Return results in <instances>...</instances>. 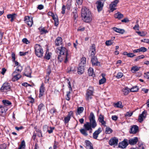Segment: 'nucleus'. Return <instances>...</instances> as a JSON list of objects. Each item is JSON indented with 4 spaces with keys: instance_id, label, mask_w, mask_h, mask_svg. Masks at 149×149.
<instances>
[{
    "instance_id": "nucleus-1",
    "label": "nucleus",
    "mask_w": 149,
    "mask_h": 149,
    "mask_svg": "<svg viewBox=\"0 0 149 149\" xmlns=\"http://www.w3.org/2000/svg\"><path fill=\"white\" fill-rule=\"evenodd\" d=\"M56 52L58 56V60L60 62H61L65 59L64 62L66 63L67 61L68 53L66 48L63 47H58L56 48Z\"/></svg>"
},
{
    "instance_id": "nucleus-2",
    "label": "nucleus",
    "mask_w": 149,
    "mask_h": 149,
    "mask_svg": "<svg viewBox=\"0 0 149 149\" xmlns=\"http://www.w3.org/2000/svg\"><path fill=\"white\" fill-rule=\"evenodd\" d=\"M89 119V122H86L84 125V127L87 130H92V128H95L97 125V123L95 120V117L93 112L91 113Z\"/></svg>"
},
{
    "instance_id": "nucleus-3",
    "label": "nucleus",
    "mask_w": 149,
    "mask_h": 149,
    "mask_svg": "<svg viewBox=\"0 0 149 149\" xmlns=\"http://www.w3.org/2000/svg\"><path fill=\"white\" fill-rule=\"evenodd\" d=\"M81 17L82 20L86 22H90L92 20L91 15L89 10L85 7L81 10Z\"/></svg>"
},
{
    "instance_id": "nucleus-4",
    "label": "nucleus",
    "mask_w": 149,
    "mask_h": 149,
    "mask_svg": "<svg viewBox=\"0 0 149 149\" xmlns=\"http://www.w3.org/2000/svg\"><path fill=\"white\" fill-rule=\"evenodd\" d=\"M34 48L36 55L40 58L42 57L43 51L42 47L40 45L36 44L35 45Z\"/></svg>"
},
{
    "instance_id": "nucleus-5",
    "label": "nucleus",
    "mask_w": 149,
    "mask_h": 149,
    "mask_svg": "<svg viewBox=\"0 0 149 149\" xmlns=\"http://www.w3.org/2000/svg\"><path fill=\"white\" fill-rule=\"evenodd\" d=\"M94 90V88L92 86H90L87 90L85 95V98L86 101H89L92 99Z\"/></svg>"
},
{
    "instance_id": "nucleus-6",
    "label": "nucleus",
    "mask_w": 149,
    "mask_h": 149,
    "mask_svg": "<svg viewBox=\"0 0 149 149\" xmlns=\"http://www.w3.org/2000/svg\"><path fill=\"white\" fill-rule=\"evenodd\" d=\"M10 85L7 82L4 83L1 87L0 91L3 93V94H6L7 92L10 91L11 88Z\"/></svg>"
},
{
    "instance_id": "nucleus-7",
    "label": "nucleus",
    "mask_w": 149,
    "mask_h": 149,
    "mask_svg": "<svg viewBox=\"0 0 149 149\" xmlns=\"http://www.w3.org/2000/svg\"><path fill=\"white\" fill-rule=\"evenodd\" d=\"M119 1V0H115L111 3L109 5V8L111 12L116 9V7Z\"/></svg>"
},
{
    "instance_id": "nucleus-8",
    "label": "nucleus",
    "mask_w": 149,
    "mask_h": 149,
    "mask_svg": "<svg viewBox=\"0 0 149 149\" xmlns=\"http://www.w3.org/2000/svg\"><path fill=\"white\" fill-rule=\"evenodd\" d=\"M118 141V139L116 137H114L109 140V143L110 146H116L117 145Z\"/></svg>"
},
{
    "instance_id": "nucleus-9",
    "label": "nucleus",
    "mask_w": 149,
    "mask_h": 149,
    "mask_svg": "<svg viewBox=\"0 0 149 149\" xmlns=\"http://www.w3.org/2000/svg\"><path fill=\"white\" fill-rule=\"evenodd\" d=\"M92 56L91 60L92 65L93 66L100 65V62L98 61L96 57L94 56Z\"/></svg>"
},
{
    "instance_id": "nucleus-10",
    "label": "nucleus",
    "mask_w": 149,
    "mask_h": 149,
    "mask_svg": "<svg viewBox=\"0 0 149 149\" xmlns=\"http://www.w3.org/2000/svg\"><path fill=\"white\" fill-rule=\"evenodd\" d=\"M31 71L30 67L28 66L25 68L24 74L25 76L31 77Z\"/></svg>"
},
{
    "instance_id": "nucleus-11",
    "label": "nucleus",
    "mask_w": 149,
    "mask_h": 149,
    "mask_svg": "<svg viewBox=\"0 0 149 149\" xmlns=\"http://www.w3.org/2000/svg\"><path fill=\"white\" fill-rule=\"evenodd\" d=\"M139 131V127L136 125H133L131 126L130 129V133L131 134H135Z\"/></svg>"
},
{
    "instance_id": "nucleus-12",
    "label": "nucleus",
    "mask_w": 149,
    "mask_h": 149,
    "mask_svg": "<svg viewBox=\"0 0 149 149\" xmlns=\"http://www.w3.org/2000/svg\"><path fill=\"white\" fill-rule=\"evenodd\" d=\"M128 145L127 140L125 139L123 141L119 143L118 147L119 148H126Z\"/></svg>"
},
{
    "instance_id": "nucleus-13",
    "label": "nucleus",
    "mask_w": 149,
    "mask_h": 149,
    "mask_svg": "<svg viewBox=\"0 0 149 149\" xmlns=\"http://www.w3.org/2000/svg\"><path fill=\"white\" fill-rule=\"evenodd\" d=\"M146 111H144L141 114L139 115V116L138 121L140 122H142L143 119L146 117Z\"/></svg>"
},
{
    "instance_id": "nucleus-14",
    "label": "nucleus",
    "mask_w": 149,
    "mask_h": 149,
    "mask_svg": "<svg viewBox=\"0 0 149 149\" xmlns=\"http://www.w3.org/2000/svg\"><path fill=\"white\" fill-rule=\"evenodd\" d=\"M102 130L101 127L99 128L93 134V138L95 139H97L99 134L102 132Z\"/></svg>"
},
{
    "instance_id": "nucleus-15",
    "label": "nucleus",
    "mask_w": 149,
    "mask_h": 149,
    "mask_svg": "<svg viewBox=\"0 0 149 149\" xmlns=\"http://www.w3.org/2000/svg\"><path fill=\"white\" fill-rule=\"evenodd\" d=\"M43 128L44 131L47 130L49 134L52 133L53 132V130L54 129V127H49L47 125H44L43 126Z\"/></svg>"
},
{
    "instance_id": "nucleus-16",
    "label": "nucleus",
    "mask_w": 149,
    "mask_h": 149,
    "mask_svg": "<svg viewBox=\"0 0 149 149\" xmlns=\"http://www.w3.org/2000/svg\"><path fill=\"white\" fill-rule=\"evenodd\" d=\"M45 90V89L44 87V85L42 83L41 86L40 87L39 90L40 93L39 95V97H42L44 94V92Z\"/></svg>"
},
{
    "instance_id": "nucleus-17",
    "label": "nucleus",
    "mask_w": 149,
    "mask_h": 149,
    "mask_svg": "<svg viewBox=\"0 0 149 149\" xmlns=\"http://www.w3.org/2000/svg\"><path fill=\"white\" fill-rule=\"evenodd\" d=\"M89 52L91 53V56H94L96 53L95 46L93 44L90 48Z\"/></svg>"
},
{
    "instance_id": "nucleus-18",
    "label": "nucleus",
    "mask_w": 149,
    "mask_h": 149,
    "mask_svg": "<svg viewBox=\"0 0 149 149\" xmlns=\"http://www.w3.org/2000/svg\"><path fill=\"white\" fill-rule=\"evenodd\" d=\"M98 120L99 122L101 123L102 125H103L104 126H106V123L104 120V116L100 114L98 118Z\"/></svg>"
},
{
    "instance_id": "nucleus-19",
    "label": "nucleus",
    "mask_w": 149,
    "mask_h": 149,
    "mask_svg": "<svg viewBox=\"0 0 149 149\" xmlns=\"http://www.w3.org/2000/svg\"><path fill=\"white\" fill-rule=\"evenodd\" d=\"M86 148L87 149H94L92 143L88 140H86L85 141Z\"/></svg>"
},
{
    "instance_id": "nucleus-20",
    "label": "nucleus",
    "mask_w": 149,
    "mask_h": 149,
    "mask_svg": "<svg viewBox=\"0 0 149 149\" xmlns=\"http://www.w3.org/2000/svg\"><path fill=\"white\" fill-rule=\"evenodd\" d=\"M97 4V10L99 12L101 11L102 9L103 4L100 1H98L96 3Z\"/></svg>"
},
{
    "instance_id": "nucleus-21",
    "label": "nucleus",
    "mask_w": 149,
    "mask_h": 149,
    "mask_svg": "<svg viewBox=\"0 0 149 149\" xmlns=\"http://www.w3.org/2000/svg\"><path fill=\"white\" fill-rule=\"evenodd\" d=\"M55 45L58 46L62 44V38L61 37H58L55 41Z\"/></svg>"
},
{
    "instance_id": "nucleus-22",
    "label": "nucleus",
    "mask_w": 149,
    "mask_h": 149,
    "mask_svg": "<svg viewBox=\"0 0 149 149\" xmlns=\"http://www.w3.org/2000/svg\"><path fill=\"white\" fill-rule=\"evenodd\" d=\"M112 29L115 32L121 34H123L125 32V31L123 29L118 28L116 27H114Z\"/></svg>"
},
{
    "instance_id": "nucleus-23",
    "label": "nucleus",
    "mask_w": 149,
    "mask_h": 149,
    "mask_svg": "<svg viewBox=\"0 0 149 149\" xmlns=\"http://www.w3.org/2000/svg\"><path fill=\"white\" fill-rule=\"evenodd\" d=\"M130 91V89L127 87H125L122 90V92L125 95H127Z\"/></svg>"
},
{
    "instance_id": "nucleus-24",
    "label": "nucleus",
    "mask_w": 149,
    "mask_h": 149,
    "mask_svg": "<svg viewBox=\"0 0 149 149\" xmlns=\"http://www.w3.org/2000/svg\"><path fill=\"white\" fill-rule=\"evenodd\" d=\"M138 141V138L136 137L134 139H130L129 140V144L131 145H134L136 144Z\"/></svg>"
},
{
    "instance_id": "nucleus-25",
    "label": "nucleus",
    "mask_w": 149,
    "mask_h": 149,
    "mask_svg": "<svg viewBox=\"0 0 149 149\" xmlns=\"http://www.w3.org/2000/svg\"><path fill=\"white\" fill-rule=\"evenodd\" d=\"M84 66L79 65V67L78 68L77 72L79 74H82L84 72Z\"/></svg>"
},
{
    "instance_id": "nucleus-26",
    "label": "nucleus",
    "mask_w": 149,
    "mask_h": 149,
    "mask_svg": "<svg viewBox=\"0 0 149 149\" xmlns=\"http://www.w3.org/2000/svg\"><path fill=\"white\" fill-rule=\"evenodd\" d=\"M12 75L13 77L12 78V80L13 81L18 80L22 77V76L21 74H18L17 75L16 74Z\"/></svg>"
},
{
    "instance_id": "nucleus-27",
    "label": "nucleus",
    "mask_w": 149,
    "mask_h": 149,
    "mask_svg": "<svg viewBox=\"0 0 149 149\" xmlns=\"http://www.w3.org/2000/svg\"><path fill=\"white\" fill-rule=\"evenodd\" d=\"M16 14L15 13H13L12 14H9L7 15V17L8 19H11L10 21L12 22L15 18Z\"/></svg>"
},
{
    "instance_id": "nucleus-28",
    "label": "nucleus",
    "mask_w": 149,
    "mask_h": 149,
    "mask_svg": "<svg viewBox=\"0 0 149 149\" xmlns=\"http://www.w3.org/2000/svg\"><path fill=\"white\" fill-rule=\"evenodd\" d=\"M86 58L85 57H82L81 59V62L79 64V65L84 66L86 63Z\"/></svg>"
},
{
    "instance_id": "nucleus-29",
    "label": "nucleus",
    "mask_w": 149,
    "mask_h": 149,
    "mask_svg": "<svg viewBox=\"0 0 149 149\" xmlns=\"http://www.w3.org/2000/svg\"><path fill=\"white\" fill-rule=\"evenodd\" d=\"M52 18L53 19L54 21L55 25L57 26L59 24V22L58 17L56 15L53 17Z\"/></svg>"
},
{
    "instance_id": "nucleus-30",
    "label": "nucleus",
    "mask_w": 149,
    "mask_h": 149,
    "mask_svg": "<svg viewBox=\"0 0 149 149\" xmlns=\"http://www.w3.org/2000/svg\"><path fill=\"white\" fill-rule=\"evenodd\" d=\"M114 17L116 18L120 19L123 17V15L120 12H118L114 15Z\"/></svg>"
},
{
    "instance_id": "nucleus-31",
    "label": "nucleus",
    "mask_w": 149,
    "mask_h": 149,
    "mask_svg": "<svg viewBox=\"0 0 149 149\" xmlns=\"http://www.w3.org/2000/svg\"><path fill=\"white\" fill-rule=\"evenodd\" d=\"M72 17L74 19V20H76L77 18L78 17V15L76 10H75L72 12Z\"/></svg>"
},
{
    "instance_id": "nucleus-32",
    "label": "nucleus",
    "mask_w": 149,
    "mask_h": 149,
    "mask_svg": "<svg viewBox=\"0 0 149 149\" xmlns=\"http://www.w3.org/2000/svg\"><path fill=\"white\" fill-rule=\"evenodd\" d=\"M89 76H93L95 75L93 69L92 68H90L88 70V72Z\"/></svg>"
},
{
    "instance_id": "nucleus-33",
    "label": "nucleus",
    "mask_w": 149,
    "mask_h": 149,
    "mask_svg": "<svg viewBox=\"0 0 149 149\" xmlns=\"http://www.w3.org/2000/svg\"><path fill=\"white\" fill-rule=\"evenodd\" d=\"M51 55L52 53H49L48 52H47L45 56V58L49 60L50 59Z\"/></svg>"
},
{
    "instance_id": "nucleus-34",
    "label": "nucleus",
    "mask_w": 149,
    "mask_h": 149,
    "mask_svg": "<svg viewBox=\"0 0 149 149\" xmlns=\"http://www.w3.org/2000/svg\"><path fill=\"white\" fill-rule=\"evenodd\" d=\"M2 102L5 106H8L11 104V102L8 100H3Z\"/></svg>"
},
{
    "instance_id": "nucleus-35",
    "label": "nucleus",
    "mask_w": 149,
    "mask_h": 149,
    "mask_svg": "<svg viewBox=\"0 0 149 149\" xmlns=\"http://www.w3.org/2000/svg\"><path fill=\"white\" fill-rule=\"evenodd\" d=\"M140 68V67H138L136 66H135L131 68V70L132 72L134 73L138 71Z\"/></svg>"
},
{
    "instance_id": "nucleus-36",
    "label": "nucleus",
    "mask_w": 149,
    "mask_h": 149,
    "mask_svg": "<svg viewBox=\"0 0 149 149\" xmlns=\"http://www.w3.org/2000/svg\"><path fill=\"white\" fill-rule=\"evenodd\" d=\"M86 131H87L85 129H81L80 130V132L83 135L85 136H87L88 135Z\"/></svg>"
},
{
    "instance_id": "nucleus-37",
    "label": "nucleus",
    "mask_w": 149,
    "mask_h": 149,
    "mask_svg": "<svg viewBox=\"0 0 149 149\" xmlns=\"http://www.w3.org/2000/svg\"><path fill=\"white\" fill-rule=\"evenodd\" d=\"M113 132V130L110 128L107 127L106 128L105 133L107 134H110Z\"/></svg>"
},
{
    "instance_id": "nucleus-38",
    "label": "nucleus",
    "mask_w": 149,
    "mask_h": 149,
    "mask_svg": "<svg viewBox=\"0 0 149 149\" xmlns=\"http://www.w3.org/2000/svg\"><path fill=\"white\" fill-rule=\"evenodd\" d=\"M25 142L24 141H22L21 144L20 145L18 149H23L25 147Z\"/></svg>"
},
{
    "instance_id": "nucleus-39",
    "label": "nucleus",
    "mask_w": 149,
    "mask_h": 149,
    "mask_svg": "<svg viewBox=\"0 0 149 149\" xmlns=\"http://www.w3.org/2000/svg\"><path fill=\"white\" fill-rule=\"evenodd\" d=\"M139 90L138 87L136 86L132 87L130 89V91L132 92H137Z\"/></svg>"
},
{
    "instance_id": "nucleus-40",
    "label": "nucleus",
    "mask_w": 149,
    "mask_h": 149,
    "mask_svg": "<svg viewBox=\"0 0 149 149\" xmlns=\"http://www.w3.org/2000/svg\"><path fill=\"white\" fill-rule=\"evenodd\" d=\"M8 110V109L5 107H0V112L2 113L6 112Z\"/></svg>"
},
{
    "instance_id": "nucleus-41",
    "label": "nucleus",
    "mask_w": 149,
    "mask_h": 149,
    "mask_svg": "<svg viewBox=\"0 0 149 149\" xmlns=\"http://www.w3.org/2000/svg\"><path fill=\"white\" fill-rule=\"evenodd\" d=\"M136 32L141 36H143L146 35L147 33L143 31L142 32L140 31H136Z\"/></svg>"
},
{
    "instance_id": "nucleus-42",
    "label": "nucleus",
    "mask_w": 149,
    "mask_h": 149,
    "mask_svg": "<svg viewBox=\"0 0 149 149\" xmlns=\"http://www.w3.org/2000/svg\"><path fill=\"white\" fill-rule=\"evenodd\" d=\"M84 110V108L83 107H80L78 108L77 111V113L79 114L81 113Z\"/></svg>"
},
{
    "instance_id": "nucleus-43",
    "label": "nucleus",
    "mask_w": 149,
    "mask_h": 149,
    "mask_svg": "<svg viewBox=\"0 0 149 149\" xmlns=\"http://www.w3.org/2000/svg\"><path fill=\"white\" fill-rule=\"evenodd\" d=\"M115 106L117 107L122 108L123 107L121 102H118L115 104Z\"/></svg>"
},
{
    "instance_id": "nucleus-44",
    "label": "nucleus",
    "mask_w": 149,
    "mask_h": 149,
    "mask_svg": "<svg viewBox=\"0 0 149 149\" xmlns=\"http://www.w3.org/2000/svg\"><path fill=\"white\" fill-rule=\"evenodd\" d=\"M22 70V67L20 65L17 66V68L15 69L16 71L19 72V73H20V72H21Z\"/></svg>"
},
{
    "instance_id": "nucleus-45",
    "label": "nucleus",
    "mask_w": 149,
    "mask_h": 149,
    "mask_svg": "<svg viewBox=\"0 0 149 149\" xmlns=\"http://www.w3.org/2000/svg\"><path fill=\"white\" fill-rule=\"evenodd\" d=\"M32 19V17H30L28 16H25L24 17V21L26 23L27 22H29Z\"/></svg>"
},
{
    "instance_id": "nucleus-46",
    "label": "nucleus",
    "mask_w": 149,
    "mask_h": 149,
    "mask_svg": "<svg viewBox=\"0 0 149 149\" xmlns=\"http://www.w3.org/2000/svg\"><path fill=\"white\" fill-rule=\"evenodd\" d=\"M70 117L68 116L65 117L63 120L64 123L65 124L68 123L70 120Z\"/></svg>"
},
{
    "instance_id": "nucleus-47",
    "label": "nucleus",
    "mask_w": 149,
    "mask_h": 149,
    "mask_svg": "<svg viewBox=\"0 0 149 149\" xmlns=\"http://www.w3.org/2000/svg\"><path fill=\"white\" fill-rule=\"evenodd\" d=\"M140 52H144L147 50V49L144 47H141L139 48Z\"/></svg>"
},
{
    "instance_id": "nucleus-48",
    "label": "nucleus",
    "mask_w": 149,
    "mask_h": 149,
    "mask_svg": "<svg viewBox=\"0 0 149 149\" xmlns=\"http://www.w3.org/2000/svg\"><path fill=\"white\" fill-rule=\"evenodd\" d=\"M44 107V104L42 103L40 104L38 107V109L39 111H40L43 109Z\"/></svg>"
},
{
    "instance_id": "nucleus-49",
    "label": "nucleus",
    "mask_w": 149,
    "mask_h": 149,
    "mask_svg": "<svg viewBox=\"0 0 149 149\" xmlns=\"http://www.w3.org/2000/svg\"><path fill=\"white\" fill-rule=\"evenodd\" d=\"M144 56L143 55H141L137 57L135 60V61H138L140 59L144 58Z\"/></svg>"
},
{
    "instance_id": "nucleus-50",
    "label": "nucleus",
    "mask_w": 149,
    "mask_h": 149,
    "mask_svg": "<svg viewBox=\"0 0 149 149\" xmlns=\"http://www.w3.org/2000/svg\"><path fill=\"white\" fill-rule=\"evenodd\" d=\"M113 43V41L111 40H108L106 41L105 44L107 46H109L111 45Z\"/></svg>"
},
{
    "instance_id": "nucleus-51",
    "label": "nucleus",
    "mask_w": 149,
    "mask_h": 149,
    "mask_svg": "<svg viewBox=\"0 0 149 149\" xmlns=\"http://www.w3.org/2000/svg\"><path fill=\"white\" fill-rule=\"evenodd\" d=\"M106 81V79L105 78H103L99 81V83L100 84H101L104 83Z\"/></svg>"
},
{
    "instance_id": "nucleus-52",
    "label": "nucleus",
    "mask_w": 149,
    "mask_h": 149,
    "mask_svg": "<svg viewBox=\"0 0 149 149\" xmlns=\"http://www.w3.org/2000/svg\"><path fill=\"white\" fill-rule=\"evenodd\" d=\"M36 131L37 132V135L39 137H42V136L41 131L40 130H39V129H37V130Z\"/></svg>"
},
{
    "instance_id": "nucleus-53",
    "label": "nucleus",
    "mask_w": 149,
    "mask_h": 149,
    "mask_svg": "<svg viewBox=\"0 0 149 149\" xmlns=\"http://www.w3.org/2000/svg\"><path fill=\"white\" fill-rule=\"evenodd\" d=\"M138 145L139 149H144L143 145L142 142H139Z\"/></svg>"
},
{
    "instance_id": "nucleus-54",
    "label": "nucleus",
    "mask_w": 149,
    "mask_h": 149,
    "mask_svg": "<svg viewBox=\"0 0 149 149\" xmlns=\"http://www.w3.org/2000/svg\"><path fill=\"white\" fill-rule=\"evenodd\" d=\"M123 76V74L122 72H118L117 74L116 77L118 79H119L121 78Z\"/></svg>"
},
{
    "instance_id": "nucleus-55",
    "label": "nucleus",
    "mask_w": 149,
    "mask_h": 149,
    "mask_svg": "<svg viewBox=\"0 0 149 149\" xmlns=\"http://www.w3.org/2000/svg\"><path fill=\"white\" fill-rule=\"evenodd\" d=\"M27 24L29 27H31L33 24V19L30 21L29 22H27L26 23Z\"/></svg>"
},
{
    "instance_id": "nucleus-56",
    "label": "nucleus",
    "mask_w": 149,
    "mask_h": 149,
    "mask_svg": "<svg viewBox=\"0 0 149 149\" xmlns=\"http://www.w3.org/2000/svg\"><path fill=\"white\" fill-rule=\"evenodd\" d=\"M67 97H66V99L67 100H69L70 99V91L67 92Z\"/></svg>"
},
{
    "instance_id": "nucleus-57",
    "label": "nucleus",
    "mask_w": 149,
    "mask_h": 149,
    "mask_svg": "<svg viewBox=\"0 0 149 149\" xmlns=\"http://www.w3.org/2000/svg\"><path fill=\"white\" fill-rule=\"evenodd\" d=\"M29 52V51L24 52H20L19 53V55L20 56H25Z\"/></svg>"
},
{
    "instance_id": "nucleus-58",
    "label": "nucleus",
    "mask_w": 149,
    "mask_h": 149,
    "mask_svg": "<svg viewBox=\"0 0 149 149\" xmlns=\"http://www.w3.org/2000/svg\"><path fill=\"white\" fill-rule=\"evenodd\" d=\"M22 41L24 43L26 44H28L30 43L29 41L26 38L23 39Z\"/></svg>"
},
{
    "instance_id": "nucleus-59",
    "label": "nucleus",
    "mask_w": 149,
    "mask_h": 149,
    "mask_svg": "<svg viewBox=\"0 0 149 149\" xmlns=\"http://www.w3.org/2000/svg\"><path fill=\"white\" fill-rule=\"evenodd\" d=\"M56 112V109L54 108H53L50 111V113H52V114H53L55 113Z\"/></svg>"
},
{
    "instance_id": "nucleus-60",
    "label": "nucleus",
    "mask_w": 149,
    "mask_h": 149,
    "mask_svg": "<svg viewBox=\"0 0 149 149\" xmlns=\"http://www.w3.org/2000/svg\"><path fill=\"white\" fill-rule=\"evenodd\" d=\"M132 112L129 113V112H127V113H126V114H125V116L126 117H130L131 116H132Z\"/></svg>"
},
{
    "instance_id": "nucleus-61",
    "label": "nucleus",
    "mask_w": 149,
    "mask_h": 149,
    "mask_svg": "<svg viewBox=\"0 0 149 149\" xmlns=\"http://www.w3.org/2000/svg\"><path fill=\"white\" fill-rule=\"evenodd\" d=\"M40 32L41 34L46 33L48 32L47 31L45 30L44 28H42L41 29Z\"/></svg>"
},
{
    "instance_id": "nucleus-62",
    "label": "nucleus",
    "mask_w": 149,
    "mask_h": 149,
    "mask_svg": "<svg viewBox=\"0 0 149 149\" xmlns=\"http://www.w3.org/2000/svg\"><path fill=\"white\" fill-rule=\"evenodd\" d=\"M62 10L61 13L63 14H64L65 13V5H63L62 6Z\"/></svg>"
},
{
    "instance_id": "nucleus-63",
    "label": "nucleus",
    "mask_w": 149,
    "mask_h": 149,
    "mask_svg": "<svg viewBox=\"0 0 149 149\" xmlns=\"http://www.w3.org/2000/svg\"><path fill=\"white\" fill-rule=\"evenodd\" d=\"M11 57H12V58L13 59L12 60L13 61H15V54L13 52H12V53Z\"/></svg>"
},
{
    "instance_id": "nucleus-64",
    "label": "nucleus",
    "mask_w": 149,
    "mask_h": 149,
    "mask_svg": "<svg viewBox=\"0 0 149 149\" xmlns=\"http://www.w3.org/2000/svg\"><path fill=\"white\" fill-rule=\"evenodd\" d=\"M77 3L78 5H81L83 2V0H76Z\"/></svg>"
}]
</instances>
